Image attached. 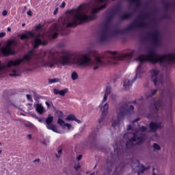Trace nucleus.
Listing matches in <instances>:
<instances>
[{"instance_id":"nucleus-1","label":"nucleus","mask_w":175,"mask_h":175,"mask_svg":"<svg viewBox=\"0 0 175 175\" xmlns=\"http://www.w3.org/2000/svg\"><path fill=\"white\" fill-rule=\"evenodd\" d=\"M138 61L139 62V64L137 68L135 76L134 77L132 81L129 80L127 82H124V88H129L131 87L132 84L136 81L137 77H140L141 75L144 73L143 70V67L142 65L144 62H150L152 65H157L159 64V65H163V64H174L175 62V53H167L160 55L155 53L154 49H150L146 55H140L138 57Z\"/></svg>"},{"instance_id":"nucleus-2","label":"nucleus","mask_w":175,"mask_h":175,"mask_svg":"<svg viewBox=\"0 0 175 175\" xmlns=\"http://www.w3.org/2000/svg\"><path fill=\"white\" fill-rule=\"evenodd\" d=\"M106 8H107V3H105L98 8H92L91 11L92 16L80 13V12L83 10V5H79L75 10L67 11V13H69L70 14H73L75 13V14L72 19V21L66 25V28H73V27H77V25H81V24H84V23H88V21L95 20V18H96V14H98L100 10L106 9Z\"/></svg>"},{"instance_id":"nucleus-3","label":"nucleus","mask_w":175,"mask_h":175,"mask_svg":"<svg viewBox=\"0 0 175 175\" xmlns=\"http://www.w3.org/2000/svg\"><path fill=\"white\" fill-rule=\"evenodd\" d=\"M117 51H108L104 53L103 56H96L93 64L94 65L93 69L96 70L99 69V66H103L108 64H114L116 61H124L126 58H132L135 54V51H131L129 53L120 54L118 56H116Z\"/></svg>"},{"instance_id":"nucleus-4","label":"nucleus","mask_w":175,"mask_h":175,"mask_svg":"<svg viewBox=\"0 0 175 175\" xmlns=\"http://www.w3.org/2000/svg\"><path fill=\"white\" fill-rule=\"evenodd\" d=\"M41 54L42 53H39L38 57L39 59H41L44 68H54L55 65H59V64H61L62 66H65L68 64H70V59L72 58V54L65 53V55L60 57L59 59L55 57L54 55H51L48 57L47 61H44L46 52H43L42 56H40Z\"/></svg>"},{"instance_id":"nucleus-5","label":"nucleus","mask_w":175,"mask_h":175,"mask_svg":"<svg viewBox=\"0 0 175 175\" xmlns=\"http://www.w3.org/2000/svg\"><path fill=\"white\" fill-rule=\"evenodd\" d=\"M29 38H34L33 43V49L34 53L33 55L31 56V58L35 55V49H39V46H46L47 44V41L42 40L40 39V33H35L31 31H26L25 33H23L20 36V38L21 40H28Z\"/></svg>"},{"instance_id":"nucleus-6","label":"nucleus","mask_w":175,"mask_h":175,"mask_svg":"<svg viewBox=\"0 0 175 175\" xmlns=\"http://www.w3.org/2000/svg\"><path fill=\"white\" fill-rule=\"evenodd\" d=\"M150 16H151L150 13L144 14L139 17V20L135 19L126 29L123 30L115 29L114 33H125V32H128V31H131L133 28H144L147 27V23L144 22V20L145 18H148Z\"/></svg>"},{"instance_id":"nucleus-7","label":"nucleus","mask_w":175,"mask_h":175,"mask_svg":"<svg viewBox=\"0 0 175 175\" xmlns=\"http://www.w3.org/2000/svg\"><path fill=\"white\" fill-rule=\"evenodd\" d=\"M35 51L30 50L27 52L26 55L23 56V59H16L15 61L10 60L8 62L6 65L2 64V62L0 61V71L3 70L5 68H12V66H18L21 64V62H24V61H31V57L33 55Z\"/></svg>"},{"instance_id":"nucleus-8","label":"nucleus","mask_w":175,"mask_h":175,"mask_svg":"<svg viewBox=\"0 0 175 175\" xmlns=\"http://www.w3.org/2000/svg\"><path fill=\"white\" fill-rule=\"evenodd\" d=\"M127 107L128 106L126 105L120 107V113H118V120H113L111 121L112 128H116L117 125L120 124V121L124 120V117L128 116V114H131V111H133V110H135V107H133V105H130L129 109Z\"/></svg>"},{"instance_id":"nucleus-9","label":"nucleus","mask_w":175,"mask_h":175,"mask_svg":"<svg viewBox=\"0 0 175 175\" xmlns=\"http://www.w3.org/2000/svg\"><path fill=\"white\" fill-rule=\"evenodd\" d=\"M146 134L141 133V135L139 137L137 136V131H135L133 133V137L131 138L126 143V146L128 147L129 144H132V143L138 141L136 144L137 146H140V144H143L144 142H146Z\"/></svg>"},{"instance_id":"nucleus-10","label":"nucleus","mask_w":175,"mask_h":175,"mask_svg":"<svg viewBox=\"0 0 175 175\" xmlns=\"http://www.w3.org/2000/svg\"><path fill=\"white\" fill-rule=\"evenodd\" d=\"M91 62V57L85 55L83 58L77 57L74 58L72 60V64L77 66H88Z\"/></svg>"},{"instance_id":"nucleus-11","label":"nucleus","mask_w":175,"mask_h":175,"mask_svg":"<svg viewBox=\"0 0 175 175\" xmlns=\"http://www.w3.org/2000/svg\"><path fill=\"white\" fill-rule=\"evenodd\" d=\"M152 74L151 80L153 81L155 87H158L159 84H163V78L162 77H158L159 75V70L152 69L150 70Z\"/></svg>"},{"instance_id":"nucleus-12","label":"nucleus","mask_w":175,"mask_h":175,"mask_svg":"<svg viewBox=\"0 0 175 175\" xmlns=\"http://www.w3.org/2000/svg\"><path fill=\"white\" fill-rule=\"evenodd\" d=\"M53 121L54 117L51 116V115H49L46 119V126L49 131H53V132L58 133V129H57V126L53 124Z\"/></svg>"},{"instance_id":"nucleus-13","label":"nucleus","mask_w":175,"mask_h":175,"mask_svg":"<svg viewBox=\"0 0 175 175\" xmlns=\"http://www.w3.org/2000/svg\"><path fill=\"white\" fill-rule=\"evenodd\" d=\"M154 108L150 111L151 113L154 114V116H158V114H159V107H163V101L162 100H158L157 101H154Z\"/></svg>"},{"instance_id":"nucleus-14","label":"nucleus","mask_w":175,"mask_h":175,"mask_svg":"<svg viewBox=\"0 0 175 175\" xmlns=\"http://www.w3.org/2000/svg\"><path fill=\"white\" fill-rule=\"evenodd\" d=\"M3 57H10V55H16V52L12 48H9L6 46H2L0 49Z\"/></svg>"},{"instance_id":"nucleus-15","label":"nucleus","mask_w":175,"mask_h":175,"mask_svg":"<svg viewBox=\"0 0 175 175\" xmlns=\"http://www.w3.org/2000/svg\"><path fill=\"white\" fill-rule=\"evenodd\" d=\"M109 29H107V24L105 25V28H104L100 32V36L99 38L100 43H106L109 40V36L107 33Z\"/></svg>"},{"instance_id":"nucleus-16","label":"nucleus","mask_w":175,"mask_h":175,"mask_svg":"<svg viewBox=\"0 0 175 175\" xmlns=\"http://www.w3.org/2000/svg\"><path fill=\"white\" fill-rule=\"evenodd\" d=\"M102 114L101 117L98 120L99 124L103 122V120H105V117L107 115V111H109V104L105 103V105L101 109Z\"/></svg>"},{"instance_id":"nucleus-17","label":"nucleus","mask_w":175,"mask_h":175,"mask_svg":"<svg viewBox=\"0 0 175 175\" xmlns=\"http://www.w3.org/2000/svg\"><path fill=\"white\" fill-rule=\"evenodd\" d=\"M149 128L150 129V132H157V131H158V129L161 128V123L151 122L149 124Z\"/></svg>"},{"instance_id":"nucleus-18","label":"nucleus","mask_w":175,"mask_h":175,"mask_svg":"<svg viewBox=\"0 0 175 175\" xmlns=\"http://www.w3.org/2000/svg\"><path fill=\"white\" fill-rule=\"evenodd\" d=\"M69 90L68 88H64L62 90H59L58 89H54L53 90V94L55 95H60V96H65L66 94H68Z\"/></svg>"},{"instance_id":"nucleus-19","label":"nucleus","mask_w":175,"mask_h":175,"mask_svg":"<svg viewBox=\"0 0 175 175\" xmlns=\"http://www.w3.org/2000/svg\"><path fill=\"white\" fill-rule=\"evenodd\" d=\"M124 166V163H121L119 167H116L113 172V175H122Z\"/></svg>"},{"instance_id":"nucleus-20","label":"nucleus","mask_w":175,"mask_h":175,"mask_svg":"<svg viewBox=\"0 0 175 175\" xmlns=\"http://www.w3.org/2000/svg\"><path fill=\"white\" fill-rule=\"evenodd\" d=\"M148 36L150 40L157 39L159 38V31H158V30H154L153 32L149 33Z\"/></svg>"},{"instance_id":"nucleus-21","label":"nucleus","mask_w":175,"mask_h":175,"mask_svg":"<svg viewBox=\"0 0 175 175\" xmlns=\"http://www.w3.org/2000/svg\"><path fill=\"white\" fill-rule=\"evenodd\" d=\"M57 124H59L60 126H62L63 128H64L65 126H66L68 129H70V128H72V125L69 124L68 123H65V121H64L61 118L58 119Z\"/></svg>"},{"instance_id":"nucleus-22","label":"nucleus","mask_w":175,"mask_h":175,"mask_svg":"<svg viewBox=\"0 0 175 175\" xmlns=\"http://www.w3.org/2000/svg\"><path fill=\"white\" fill-rule=\"evenodd\" d=\"M132 12H125L120 16V20H129L132 17Z\"/></svg>"},{"instance_id":"nucleus-23","label":"nucleus","mask_w":175,"mask_h":175,"mask_svg":"<svg viewBox=\"0 0 175 175\" xmlns=\"http://www.w3.org/2000/svg\"><path fill=\"white\" fill-rule=\"evenodd\" d=\"M114 14V13H113V12H111L109 13V16H108V18L106 20V22L104 25V28H106V24H107V29H109V24H110L112 18H113V15Z\"/></svg>"},{"instance_id":"nucleus-24","label":"nucleus","mask_w":175,"mask_h":175,"mask_svg":"<svg viewBox=\"0 0 175 175\" xmlns=\"http://www.w3.org/2000/svg\"><path fill=\"white\" fill-rule=\"evenodd\" d=\"M17 46V44H18V42H17V41L14 40H7V44L5 45V46L12 49V46Z\"/></svg>"},{"instance_id":"nucleus-25","label":"nucleus","mask_w":175,"mask_h":175,"mask_svg":"<svg viewBox=\"0 0 175 175\" xmlns=\"http://www.w3.org/2000/svg\"><path fill=\"white\" fill-rule=\"evenodd\" d=\"M36 110L38 113V114H43L44 111V108L40 103H38L36 105Z\"/></svg>"},{"instance_id":"nucleus-26","label":"nucleus","mask_w":175,"mask_h":175,"mask_svg":"<svg viewBox=\"0 0 175 175\" xmlns=\"http://www.w3.org/2000/svg\"><path fill=\"white\" fill-rule=\"evenodd\" d=\"M157 92H158V90L155 89V90H151L148 93H146L145 94L146 99H150V98H152V96H154V95H155Z\"/></svg>"},{"instance_id":"nucleus-27","label":"nucleus","mask_w":175,"mask_h":175,"mask_svg":"<svg viewBox=\"0 0 175 175\" xmlns=\"http://www.w3.org/2000/svg\"><path fill=\"white\" fill-rule=\"evenodd\" d=\"M151 42L154 47H159V46H161V40H159V38L151 40Z\"/></svg>"},{"instance_id":"nucleus-28","label":"nucleus","mask_w":175,"mask_h":175,"mask_svg":"<svg viewBox=\"0 0 175 175\" xmlns=\"http://www.w3.org/2000/svg\"><path fill=\"white\" fill-rule=\"evenodd\" d=\"M130 3H135L136 4V8H140L142 5V0H128Z\"/></svg>"},{"instance_id":"nucleus-29","label":"nucleus","mask_w":175,"mask_h":175,"mask_svg":"<svg viewBox=\"0 0 175 175\" xmlns=\"http://www.w3.org/2000/svg\"><path fill=\"white\" fill-rule=\"evenodd\" d=\"M121 10H122V6H121V4H117L115 10L112 11V12L113 13V14H116V13H118L121 12Z\"/></svg>"},{"instance_id":"nucleus-30","label":"nucleus","mask_w":175,"mask_h":175,"mask_svg":"<svg viewBox=\"0 0 175 175\" xmlns=\"http://www.w3.org/2000/svg\"><path fill=\"white\" fill-rule=\"evenodd\" d=\"M141 170L138 171L137 174L140 175V174H143V173H144V172H146V170H148V169H150V167H147L146 166H144V165H141Z\"/></svg>"},{"instance_id":"nucleus-31","label":"nucleus","mask_w":175,"mask_h":175,"mask_svg":"<svg viewBox=\"0 0 175 175\" xmlns=\"http://www.w3.org/2000/svg\"><path fill=\"white\" fill-rule=\"evenodd\" d=\"M163 8L166 12H169L170 9H172L173 8V4L166 3L163 5Z\"/></svg>"},{"instance_id":"nucleus-32","label":"nucleus","mask_w":175,"mask_h":175,"mask_svg":"<svg viewBox=\"0 0 175 175\" xmlns=\"http://www.w3.org/2000/svg\"><path fill=\"white\" fill-rule=\"evenodd\" d=\"M116 163L115 161H109V160L107 161L106 164L107 165H110V170H108V172L110 173V172H111V169H113V167H114V164Z\"/></svg>"},{"instance_id":"nucleus-33","label":"nucleus","mask_w":175,"mask_h":175,"mask_svg":"<svg viewBox=\"0 0 175 175\" xmlns=\"http://www.w3.org/2000/svg\"><path fill=\"white\" fill-rule=\"evenodd\" d=\"M76 118V116H75L74 114H70L67 116V118H66V120L67 121H75Z\"/></svg>"},{"instance_id":"nucleus-34","label":"nucleus","mask_w":175,"mask_h":175,"mask_svg":"<svg viewBox=\"0 0 175 175\" xmlns=\"http://www.w3.org/2000/svg\"><path fill=\"white\" fill-rule=\"evenodd\" d=\"M71 79L72 80H77V79H79V75L76 71L72 72L71 75Z\"/></svg>"},{"instance_id":"nucleus-35","label":"nucleus","mask_w":175,"mask_h":175,"mask_svg":"<svg viewBox=\"0 0 175 175\" xmlns=\"http://www.w3.org/2000/svg\"><path fill=\"white\" fill-rule=\"evenodd\" d=\"M59 79L58 78H53V79H49V84H53L54 83H59Z\"/></svg>"},{"instance_id":"nucleus-36","label":"nucleus","mask_w":175,"mask_h":175,"mask_svg":"<svg viewBox=\"0 0 175 175\" xmlns=\"http://www.w3.org/2000/svg\"><path fill=\"white\" fill-rule=\"evenodd\" d=\"M153 148L154 151H159L161 150V146L157 144H153Z\"/></svg>"},{"instance_id":"nucleus-37","label":"nucleus","mask_w":175,"mask_h":175,"mask_svg":"<svg viewBox=\"0 0 175 175\" xmlns=\"http://www.w3.org/2000/svg\"><path fill=\"white\" fill-rule=\"evenodd\" d=\"M111 92V88L110 86H107L105 90V94L110 95Z\"/></svg>"},{"instance_id":"nucleus-38","label":"nucleus","mask_w":175,"mask_h":175,"mask_svg":"<svg viewBox=\"0 0 175 175\" xmlns=\"http://www.w3.org/2000/svg\"><path fill=\"white\" fill-rule=\"evenodd\" d=\"M146 131H147V127H146V126H142L141 127H139V129H138L139 132H146Z\"/></svg>"},{"instance_id":"nucleus-39","label":"nucleus","mask_w":175,"mask_h":175,"mask_svg":"<svg viewBox=\"0 0 175 175\" xmlns=\"http://www.w3.org/2000/svg\"><path fill=\"white\" fill-rule=\"evenodd\" d=\"M166 18H170V16H169V14H164L161 17L162 20H165Z\"/></svg>"},{"instance_id":"nucleus-40","label":"nucleus","mask_w":175,"mask_h":175,"mask_svg":"<svg viewBox=\"0 0 175 175\" xmlns=\"http://www.w3.org/2000/svg\"><path fill=\"white\" fill-rule=\"evenodd\" d=\"M96 136H97V135L95 134V133L93 132L90 135V139H93V140H95V139H96Z\"/></svg>"},{"instance_id":"nucleus-41","label":"nucleus","mask_w":175,"mask_h":175,"mask_svg":"<svg viewBox=\"0 0 175 175\" xmlns=\"http://www.w3.org/2000/svg\"><path fill=\"white\" fill-rule=\"evenodd\" d=\"M16 73H17V71L16 70H13L12 73L10 74V76L14 77L17 76Z\"/></svg>"},{"instance_id":"nucleus-42","label":"nucleus","mask_w":175,"mask_h":175,"mask_svg":"<svg viewBox=\"0 0 175 175\" xmlns=\"http://www.w3.org/2000/svg\"><path fill=\"white\" fill-rule=\"evenodd\" d=\"M62 35H69V31L67 29L62 30Z\"/></svg>"},{"instance_id":"nucleus-43","label":"nucleus","mask_w":175,"mask_h":175,"mask_svg":"<svg viewBox=\"0 0 175 175\" xmlns=\"http://www.w3.org/2000/svg\"><path fill=\"white\" fill-rule=\"evenodd\" d=\"M62 154V149H60L59 150H58V154H56V158H59Z\"/></svg>"},{"instance_id":"nucleus-44","label":"nucleus","mask_w":175,"mask_h":175,"mask_svg":"<svg viewBox=\"0 0 175 175\" xmlns=\"http://www.w3.org/2000/svg\"><path fill=\"white\" fill-rule=\"evenodd\" d=\"M52 38L53 39H57V38H58V33L57 32L53 33L52 35Z\"/></svg>"},{"instance_id":"nucleus-45","label":"nucleus","mask_w":175,"mask_h":175,"mask_svg":"<svg viewBox=\"0 0 175 175\" xmlns=\"http://www.w3.org/2000/svg\"><path fill=\"white\" fill-rule=\"evenodd\" d=\"M35 29L36 31H39V29H42V24H39L38 25L36 26Z\"/></svg>"},{"instance_id":"nucleus-46","label":"nucleus","mask_w":175,"mask_h":175,"mask_svg":"<svg viewBox=\"0 0 175 175\" xmlns=\"http://www.w3.org/2000/svg\"><path fill=\"white\" fill-rule=\"evenodd\" d=\"M109 0H96V2H98V3H103L105 2H107Z\"/></svg>"},{"instance_id":"nucleus-47","label":"nucleus","mask_w":175,"mask_h":175,"mask_svg":"<svg viewBox=\"0 0 175 175\" xmlns=\"http://www.w3.org/2000/svg\"><path fill=\"white\" fill-rule=\"evenodd\" d=\"M147 118H148V120H152L154 118V116L150 113L149 115H147Z\"/></svg>"},{"instance_id":"nucleus-48","label":"nucleus","mask_w":175,"mask_h":175,"mask_svg":"<svg viewBox=\"0 0 175 175\" xmlns=\"http://www.w3.org/2000/svg\"><path fill=\"white\" fill-rule=\"evenodd\" d=\"M26 97L28 100H32V96H31V94H27Z\"/></svg>"},{"instance_id":"nucleus-49","label":"nucleus","mask_w":175,"mask_h":175,"mask_svg":"<svg viewBox=\"0 0 175 175\" xmlns=\"http://www.w3.org/2000/svg\"><path fill=\"white\" fill-rule=\"evenodd\" d=\"M109 94H105L104 95V98H103V102H105L107 100V96H108Z\"/></svg>"},{"instance_id":"nucleus-50","label":"nucleus","mask_w":175,"mask_h":175,"mask_svg":"<svg viewBox=\"0 0 175 175\" xmlns=\"http://www.w3.org/2000/svg\"><path fill=\"white\" fill-rule=\"evenodd\" d=\"M80 168V164H77V165H75L74 169H75V170H79Z\"/></svg>"},{"instance_id":"nucleus-51","label":"nucleus","mask_w":175,"mask_h":175,"mask_svg":"<svg viewBox=\"0 0 175 175\" xmlns=\"http://www.w3.org/2000/svg\"><path fill=\"white\" fill-rule=\"evenodd\" d=\"M6 35V33L5 32H1L0 33V38H3Z\"/></svg>"},{"instance_id":"nucleus-52","label":"nucleus","mask_w":175,"mask_h":175,"mask_svg":"<svg viewBox=\"0 0 175 175\" xmlns=\"http://www.w3.org/2000/svg\"><path fill=\"white\" fill-rule=\"evenodd\" d=\"M3 16H8V10H3L2 12Z\"/></svg>"},{"instance_id":"nucleus-53","label":"nucleus","mask_w":175,"mask_h":175,"mask_svg":"<svg viewBox=\"0 0 175 175\" xmlns=\"http://www.w3.org/2000/svg\"><path fill=\"white\" fill-rule=\"evenodd\" d=\"M66 5V3L65 2H63L61 5H60V8L62 9H64V8H65V6Z\"/></svg>"},{"instance_id":"nucleus-54","label":"nucleus","mask_w":175,"mask_h":175,"mask_svg":"<svg viewBox=\"0 0 175 175\" xmlns=\"http://www.w3.org/2000/svg\"><path fill=\"white\" fill-rule=\"evenodd\" d=\"M81 158H83V155L79 154V155L77 157V161H80V160L81 159Z\"/></svg>"},{"instance_id":"nucleus-55","label":"nucleus","mask_w":175,"mask_h":175,"mask_svg":"<svg viewBox=\"0 0 175 175\" xmlns=\"http://www.w3.org/2000/svg\"><path fill=\"white\" fill-rule=\"evenodd\" d=\"M127 131H132V126L131 124H129L127 126Z\"/></svg>"},{"instance_id":"nucleus-56","label":"nucleus","mask_w":175,"mask_h":175,"mask_svg":"<svg viewBox=\"0 0 175 175\" xmlns=\"http://www.w3.org/2000/svg\"><path fill=\"white\" fill-rule=\"evenodd\" d=\"M74 121H75V122H77L78 124H81V120H79V119H77L76 118H75V120Z\"/></svg>"},{"instance_id":"nucleus-57","label":"nucleus","mask_w":175,"mask_h":175,"mask_svg":"<svg viewBox=\"0 0 175 175\" xmlns=\"http://www.w3.org/2000/svg\"><path fill=\"white\" fill-rule=\"evenodd\" d=\"M137 121H140V118H137L133 121V124H135V122H137Z\"/></svg>"},{"instance_id":"nucleus-58","label":"nucleus","mask_w":175,"mask_h":175,"mask_svg":"<svg viewBox=\"0 0 175 175\" xmlns=\"http://www.w3.org/2000/svg\"><path fill=\"white\" fill-rule=\"evenodd\" d=\"M27 15H28V16H32V11H31V10H29V11L27 12Z\"/></svg>"},{"instance_id":"nucleus-59","label":"nucleus","mask_w":175,"mask_h":175,"mask_svg":"<svg viewBox=\"0 0 175 175\" xmlns=\"http://www.w3.org/2000/svg\"><path fill=\"white\" fill-rule=\"evenodd\" d=\"M33 162L34 163H36V162H40V159H37L34 160Z\"/></svg>"},{"instance_id":"nucleus-60","label":"nucleus","mask_w":175,"mask_h":175,"mask_svg":"<svg viewBox=\"0 0 175 175\" xmlns=\"http://www.w3.org/2000/svg\"><path fill=\"white\" fill-rule=\"evenodd\" d=\"M58 13V8H57L54 11V14H57Z\"/></svg>"},{"instance_id":"nucleus-61","label":"nucleus","mask_w":175,"mask_h":175,"mask_svg":"<svg viewBox=\"0 0 175 175\" xmlns=\"http://www.w3.org/2000/svg\"><path fill=\"white\" fill-rule=\"evenodd\" d=\"M27 137L31 139H32V135L31 134L27 135Z\"/></svg>"},{"instance_id":"nucleus-62","label":"nucleus","mask_w":175,"mask_h":175,"mask_svg":"<svg viewBox=\"0 0 175 175\" xmlns=\"http://www.w3.org/2000/svg\"><path fill=\"white\" fill-rule=\"evenodd\" d=\"M57 113H58V114H59L60 116H62V114H63L62 111H59Z\"/></svg>"},{"instance_id":"nucleus-63","label":"nucleus","mask_w":175,"mask_h":175,"mask_svg":"<svg viewBox=\"0 0 175 175\" xmlns=\"http://www.w3.org/2000/svg\"><path fill=\"white\" fill-rule=\"evenodd\" d=\"M46 105L48 107H50V104L48 102H46Z\"/></svg>"},{"instance_id":"nucleus-64","label":"nucleus","mask_w":175,"mask_h":175,"mask_svg":"<svg viewBox=\"0 0 175 175\" xmlns=\"http://www.w3.org/2000/svg\"><path fill=\"white\" fill-rule=\"evenodd\" d=\"M8 32H10V31H12V29L10 27H8Z\"/></svg>"}]
</instances>
